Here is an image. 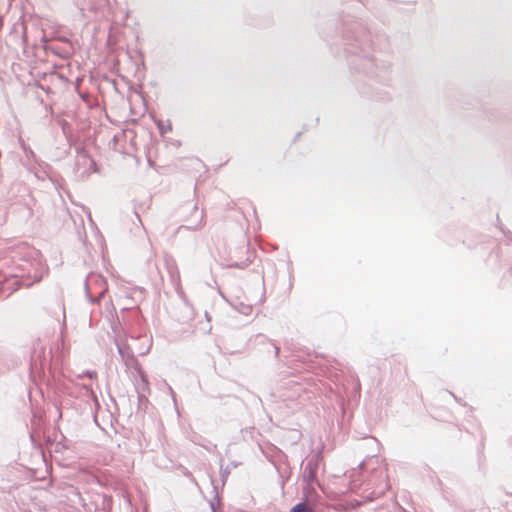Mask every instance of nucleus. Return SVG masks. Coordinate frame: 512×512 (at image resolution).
Here are the masks:
<instances>
[{
  "label": "nucleus",
  "instance_id": "1",
  "mask_svg": "<svg viewBox=\"0 0 512 512\" xmlns=\"http://www.w3.org/2000/svg\"><path fill=\"white\" fill-rule=\"evenodd\" d=\"M99 286L101 287V291L99 292L98 297L95 299V302H99V300L104 296V294L107 292L108 287L106 281L102 277H98L96 281Z\"/></svg>",
  "mask_w": 512,
  "mask_h": 512
},
{
  "label": "nucleus",
  "instance_id": "2",
  "mask_svg": "<svg viewBox=\"0 0 512 512\" xmlns=\"http://www.w3.org/2000/svg\"><path fill=\"white\" fill-rule=\"evenodd\" d=\"M291 512H314V511L311 507H309L305 503H299L292 508Z\"/></svg>",
  "mask_w": 512,
  "mask_h": 512
}]
</instances>
